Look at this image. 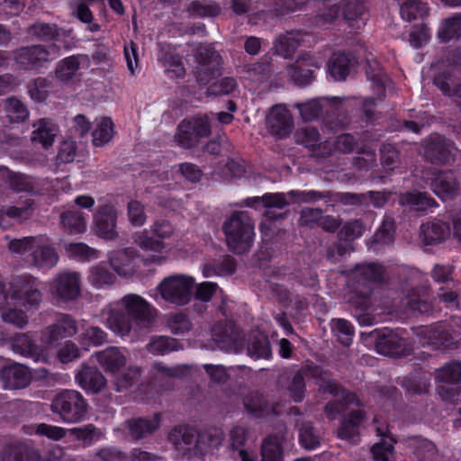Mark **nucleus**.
Wrapping results in <instances>:
<instances>
[{
    "mask_svg": "<svg viewBox=\"0 0 461 461\" xmlns=\"http://www.w3.org/2000/svg\"><path fill=\"white\" fill-rule=\"evenodd\" d=\"M157 310L143 297L128 294L121 300L111 303L106 318L107 327L120 336L131 330L132 323L149 327L153 324Z\"/></svg>",
    "mask_w": 461,
    "mask_h": 461,
    "instance_id": "nucleus-1",
    "label": "nucleus"
},
{
    "mask_svg": "<svg viewBox=\"0 0 461 461\" xmlns=\"http://www.w3.org/2000/svg\"><path fill=\"white\" fill-rule=\"evenodd\" d=\"M348 287L353 294L349 302L359 325L371 326L375 322L371 294L375 290V262L357 264L348 271Z\"/></svg>",
    "mask_w": 461,
    "mask_h": 461,
    "instance_id": "nucleus-2",
    "label": "nucleus"
},
{
    "mask_svg": "<svg viewBox=\"0 0 461 461\" xmlns=\"http://www.w3.org/2000/svg\"><path fill=\"white\" fill-rule=\"evenodd\" d=\"M222 230L229 249L235 254L248 252L254 241V225L244 212H233L224 221Z\"/></svg>",
    "mask_w": 461,
    "mask_h": 461,
    "instance_id": "nucleus-3",
    "label": "nucleus"
},
{
    "mask_svg": "<svg viewBox=\"0 0 461 461\" xmlns=\"http://www.w3.org/2000/svg\"><path fill=\"white\" fill-rule=\"evenodd\" d=\"M50 408L64 423H78L86 418L88 402L78 391L64 389L53 398Z\"/></svg>",
    "mask_w": 461,
    "mask_h": 461,
    "instance_id": "nucleus-4",
    "label": "nucleus"
},
{
    "mask_svg": "<svg viewBox=\"0 0 461 461\" xmlns=\"http://www.w3.org/2000/svg\"><path fill=\"white\" fill-rule=\"evenodd\" d=\"M10 299L26 310L38 309L41 301V282L30 274L12 276L8 283Z\"/></svg>",
    "mask_w": 461,
    "mask_h": 461,
    "instance_id": "nucleus-5",
    "label": "nucleus"
},
{
    "mask_svg": "<svg viewBox=\"0 0 461 461\" xmlns=\"http://www.w3.org/2000/svg\"><path fill=\"white\" fill-rule=\"evenodd\" d=\"M194 279L185 276H173L165 278L158 289L162 298L178 306L187 304L192 298Z\"/></svg>",
    "mask_w": 461,
    "mask_h": 461,
    "instance_id": "nucleus-6",
    "label": "nucleus"
},
{
    "mask_svg": "<svg viewBox=\"0 0 461 461\" xmlns=\"http://www.w3.org/2000/svg\"><path fill=\"white\" fill-rule=\"evenodd\" d=\"M77 331L76 320L68 313H58L55 321L41 330L40 341L45 348L57 347L59 341Z\"/></svg>",
    "mask_w": 461,
    "mask_h": 461,
    "instance_id": "nucleus-7",
    "label": "nucleus"
},
{
    "mask_svg": "<svg viewBox=\"0 0 461 461\" xmlns=\"http://www.w3.org/2000/svg\"><path fill=\"white\" fill-rule=\"evenodd\" d=\"M55 50H59V47L54 43L48 47L40 44L21 47L15 50L14 59L23 70L39 71L50 62V55Z\"/></svg>",
    "mask_w": 461,
    "mask_h": 461,
    "instance_id": "nucleus-8",
    "label": "nucleus"
},
{
    "mask_svg": "<svg viewBox=\"0 0 461 461\" xmlns=\"http://www.w3.org/2000/svg\"><path fill=\"white\" fill-rule=\"evenodd\" d=\"M296 141L304 146L311 158L317 162H323L330 157L331 145L330 140H321V134L315 127H304L296 132Z\"/></svg>",
    "mask_w": 461,
    "mask_h": 461,
    "instance_id": "nucleus-9",
    "label": "nucleus"
},
{
    "mask_svg": "<svg viewBox=\"0 0 461 461\" xmlns=\"http://www.w3.org/2000/svg\"><path fill=\"white\" fill-rule=\"evenodd\" d=\"M348 98L334 96L331 98L312 99L297 104L303 121L312 122L328 115L330 113L338 114L341 104Z\"/></svg>",
    "mask_w": 461,
    "mask_h": 461,
    "instance_id": "nucleus-10",
    "label": "nucleus"
},
{
    "mask_svg": "<svg viewBox=\"0 0 461 461\" xmlns=\"http://www.w3.org/2000/svg\"><path fill=\"white\" fill-rule=\"evenodd\" d=\"M196 78L200 84H208L220 73L221 57L213 48L200 47L196 53Z\"/></svg>",
    "mask_w": 461,
    "mask_h": 461,
    "instance_id": "nucleus-11",
    "label": "nucleus"
},
{
    "mask_svg": "<svg viewBox=\"0 0 461 461\" xmlns=\"http://www.w3.org/2000/svg\"><path fill=\"white\" fill-rule=\"evenodd\" d=\"M327 74L336 82L345 81L358 67V59L351 51H334L327 62Z\"/></svg>",
    "mask_w": 461,
    "mask_h": 461,
    "instance_id": "nucleus-12",
    "label": "nucleus"
},
{
    "mask_svg": "<svg viewBox=\"0 0 461 461\" xmlns=\"http://www.w3.org/2000/svg\"><path fill=\"white\" fill-rule=\"evenodd\" d=\"M95 233L105 240H114L118 237L116 230L117 211L112 204L99 205L93 214Z\"/></svg>",
    "mask_w": 461,
    "mask_h": 461,
    "instance_id": "nucleus-13",
    "label": "nucleus"
},
{
    "mask_svg": "<svg viewBox=\"0 0 461 461\" xmlns=\"http://www.w3.org/2000/svg\"><path fill=\"white\" fill-rule=\"evenodd\" d=\"M51 294L58 303L76 300L80 294V275L64 272L57 276L51 286Z\"/></svg>",
    "mask_w": 461,
    "mask_h": 461,
    "instance_id": "nucleus-14",
    "label": "nucleus"
},
{
    "mask_svg": "<svg viewBox=\"0 0 461 461\" xmlns=\"http://www.w3.org/2000/svg\"><path fill=\"white\" fill-rule=\"evenodd\" d=\"M461 378V363L451 362L445 365L436 373V381L438 385V393L440 398L447 402L456 403V391L448 384L458 382Z\"/></svg>",
    "mask_w": 461,
    "mask_h": 461,
    "instance_id": "nucleus-15",
    "label": "nucleus"
},
{
    "mask_svg": "<svg viewBox=\"0 0 461 461\" xmlns=\"http://www.w3.org/2000/svg\"><path fill=\"white\" fill-rule=\"evenodd\" d=\"M269 133L277 139L288 137L294 129V119L285 104L274 105L267 116Z\"/></svg>",
    "mask_w": 461,
    "mask_h": 461,
    "instance_id": "nucleus-16",
    "label": "nucleus"
},
{
    "mask_svg": "<svg viewBox=\"0 0 461 461\" xmlns=\"http://www.w3.org/2000/svg\"><path fill=\"white\" fill-rule=\"evenodd\" d=\"M0 379L5 389H22L30 384L32 374L25 366L12 363L0 369Z\"/></svg>",
    "mask_w": 461,
    "mask_h": 461,
    "instance_id": "nucleus-17",
    "label": "nucleus"
},
{
    "mask_svg": "<svg viewBox=\"0 0 461 461\" xmlns=\"http://www.w3.org/2000/svg\"><path fill=\"white\" fill-rule=\"evenodd\" d=\"M434 194L442 200L453 199L460 194V185L452 171L439 172L431 178Z\"/></svg>",
    "mask_w": 461,
    "mask_h": 461,
    "instance_id": "nucleus-18",
    "label": "nucleus"
},
{
    "mask_svg": "<svg viewBox=\"0 0 461 461\" xmlns=\"http://www.w3.org/2000/svg\"><path fill=\"white\" fill-rule=\"evenodd\" d=\"M4 180L8 187L15 193H28L33 195L41 194L40 180L32 176L6 168Z\"/></svg>",
    "mask_w": 461,
    "mask_h": 461,
    "instance_id": "nucleus-19",
    "label": "nucleus"
},
{
    "mask_svg": "<svg viewBox=\"0 0 461 461\" xmlns=\"http://www.w3.org/2000/svg\"><path fill=\"white\" fill-rule=\"evenodd\" d=\"M460 76L461 68L453 65L438 73L434 79V83L445 95L461 96Z\"/></svg>",
    "mask_w": 461,
    "mask_h": 461,
    "instance_id": "nucleus-20",
    "label": "nucleus"
},
{
    "mask_svg": "<svg viewBox=\"0 0 461 461\" xmlns=\"http://www.w3.org/2000/svg\"><path fill=\"white\" fill-rule=\"evenodd\" d=\"M243 406L248 416L255 419L265 418L276 413V406L258 392L247 394L243 398Z\"/></svg>",
    "mask_w": 461,
    "mask_h": 461,
    "instance_id": "nucleus-21",
    "label": "nucleus"
},
{
    "mask_svg": "<svg viewBox=\"0 0 461 461\" xmlns=\"http://www.w3.org/2000/svg\"><path fill=\"white\" fill-rule=\"evenodd\" d=\"M365 417L364 411L360 409L353 410L343 415L337 429V437L343 440L355 442L359 436L358 429Z\"/></svg>",
    "mask_w": 461,
    "mask_h": 461,
    "instance_id": "nucleus-22",
    "label": "nucleus"
},
{
    "mask_svg": "<svg viewBox=\"0 0 461 461\" xmlns=\"http://www.w3.org/2000/svg\"><path fill=\"white\" fill-rule=\"evenodd\" d=\"M76 380L83 390L92 393L100 392L106 384V379L98 368L87 365H82Z\"/></svg>",
    "mask_w": 461,
    "mask_h": 461,
    "instance_id": "nucleus-23",
    "label": "nucleus"
},
{
    "mask_svg": "<svg viewBox=\"0 0 461 461\" xmlns=\"http://www.w3.org/2000/svg\"><path fill=\"white\" fill-rule=\"evenodd\" d=\"M404 341L388 329L376 330V352L382 355L399 357L404 354Z\"/></svg>",
    "mask_w": 461,
    "mask_h": 461,
    "instance_id": "nucleus-24",
    "label": "nucleus"
},
{
    "mask_svg": "<svg viewBox=\"0 0 461 461\" xmlns=\"http://www.w3.org/2000/svg\"><path fill=\"white\" fill-rule=\"evenodd\" d=\"M13 348L15 352L31 357L36 362L45 356L44 346L36 344L35 339L28 333L16 334L14 337Z\"/></svg>",
    "mask_w": 461,
    "mask_h": 461,
    "instance_id": "nucleus-25",
    "label": "nucleus"
},
{
    "mask_svg": "<svg viewBox=\"0 0 461 461\" xmlns=\"http://www.w3.org/2000/svg\"><path fill=\"white\" fill-rule=\"evenodd\" d=\"M237 269V261L230 255H224L203 264L202 272L206 278L232 276Z\"/></svg>",
    "mask_w": 461,
    "mask_h": 461,
    "instance_id": "nucleus-26",
    "label": "nucleus"
},
{
    "mask_svg": "<svg viewBox=\"0 0 461 461\" xmlns=\"http://www.w3.org/2000/svg\"><path fill=\"white\" fill-rule=\"evenodd\" d=\"M247 354L256 360L272 358V348L268 336L261 331L249 334L247 342Z\"/></svg>",
    "mask_w": 461,
    "mask_h": 461,
    "instance_id": "nucleus-27",
    "label": "nucleus"
},
{
    "mask_svg": "<svg viewBox=\"0 0 461 461\" xmlns=\"http://www.w3.org/2000/svg\"><path fill=\"white\" fill-rule=\"evenodd\" d=\"M160 414L155 413L151 419L132 418L127 420V428L131 437L136 440L146 438L156 431L160 425Z\"/></svg>",
    "mask_w": 461,
    "mask_h": 461,
    "instance_id": "nucleus-28",
    "label": "nucleus"
},
{
    "mask_svg": "<svg viewBox=\"0 0 461 461\" xmlns=\"http://www.w3.org/2000/svg\"><path fill=\"white\" fill-rule=\"evenodd\" d=\"M303 40V33L301 31L286 32L276 38L274 43L275 52L285 59H291Z\"/></svg>",
    "mask_w": 461,
    "mask_h": 461,
    "instance_id": "nucleus-29",
    "label": "nucleus"
},
{
    "mask_svg": "<svg viewBox=\"0 0 461 461\" xmlns=\"http://www.w3.org/2000/svg\"><path fill=\"white\" fill-rule=\"evenodd\" d=\"M259 200L262 201L264 207L267 208L264 216L268 221L283 218V215L276 213L272 210L273 208L284 209L289 205V203L286 200V195L284 193H266L260 198L254 197L248 199L246 204L248 206H253L251 202H258Z\"/></svg>",
    "mask_w": 461,
    "mask_h": 461,
    "instance_id": "nucleus-30",
    "label": "nucleus"
},
{
    "mask_svg": "<svg viewBox=\"0 0 461 461\" xmlns=\"http://www.w3.org/2000/svg\"><path fill=\"white\" fill-rule=\"evenodd\" d=\"M3 461H39V454L28 442H16L4 450Z\"/></svg>",
    "mask_w": 461,
    "mask_h": 461,
    "instance_id": "nucleus-31",
    "label": "nucleus"
},
{
    "mask_svg": "<svg viewBox=\"0 0 461 461\" xmlns=\"http://www.w3.org/2000/svg\"><path fill=\"white\" fill-rule=\"evenodd\" d=\"M312 67L313 66L309 60L299 59L287 68V72L296 86H305L315 79Z\"/></svg>",
    "mask_w": 461,
    "mask_h": 461,
    "instance_id": "nucleus-32",
    "label": "nucleus"
},
{
    "mask_svg": "<svg viewBox=\"0 0 461 461\" xmlns=\"http://www.w3.org/2000/svg\"><path fill=\"white\" fill-rule=\"evenodd\" d=\"M450 236V227L442 221H432L423 224L420 238L426 245L443 242Z\"/></svg>",
    "mask_w": 461,
    "mask_h": 461,
    "instance_id": "nucleus-33",
    "label": "nucleus"
},
{
    "mask_svg": "<svg viewBox=\"0 0 461 461\" xmlns=\"http://www.w3.org/2000/svg\"><path fill=\"white\" fill-rule=\"evenodd\" d=\"M95 356L100 366L106 372L112 374H115L126 363L124 355L115 347H109L103 351H98L95 353Z\"/></svg>",
    "mask_w": 461,
    "mask_h": 461,
    "instance_id": "nucleus-34",
    "label": "nucleus"
},
{
    "mask_svg": "<svg viewBox=\"0 0 461 461\" xmlns=\"http://www.w3.org/2000/svg\"><path fill=\"white\" fill-rule=\"evenodd\" d=\"M360 402L354 393H345L342 399L328 402L324 406V413L330 421L345 415L349 405L358 406Z\"/></svg>",
    "mask_w": 461,
    "mask_h": 461,
    "instance_id": "nucleus-35",
    "label": "nucleus"
},
{
    "mask_svg": "<svg viewBox=\"0 0 461 461\" xmlns=\"http://www.w3.org/2000/svg\"><path fill=\"white\" fill-rule=\"evenodd\" d=\"M32 262L39 269H50L53 267L58 260L59 257L51 246H38L34 245V248L31 251Z\"/></svg>",
    "mask_w": 461,
    "mask_h": 461,
    "instance_id": "nucleus-36",
    "label": "nucleus"
},
{
    "mask_svg": "<svg viewBox=\"0 0 461 461\" xmlns=\"http://www.w3.org/2000/svg\"><path fill=\"white\" fill-rule=\"evenodd\" d=\"M186 11L193 18H213L221 14V8L212 0H194L188 5Z\"/></svg>",
    "mask_w": 461,
    "mask_h": 461,
    "instance_id": "nucleus-37",
    "label": "nucleus"
},
{
    "mask_svg": "<svg viewBox=\"0 0 461 461\" xmlns=\"http://www.w3.org/2000/svg\"><path fill=\"white\" fill-rule=\"evenodd\" d=\"M4 113L9 123H20L29 117L27 106L17 97L12 96L5 100Z\"/></svg>",
    "mask_w": 461,
    "mask_h": 461,
    "instance_id": "nucleus-38",
    "label": "nucleus"
},
{
    "mask_svg": "<svg viewBox=\"0 0 461 461\" xmlns=\"http://www.w3.org/2000/svg\"><path fill=\"white\" fill-rule=\"evenodd\" d=\"M323 211L320 208H304L301 212L300 221L303 225H312L323 219V228L334 231L339 228V222L332 216H322Z\"/></svg>",
    "mask_w": 461,
    "mask_h": 461,
    "instance_id": "nucleus-39",
    "label": "nucleus"
},
{
    "mask_svg": "<svg viewBox=\"0 0 461 461\" xmlns=\"http://www.w3.org/2000/svg\"><path fill=\"white\" fill-rule=\"evenodd\" d=\"M330 329L337 340L345 347H349L355 336L353 324L342 318H334L330 321Z\"/></svg>",
    "mask_w": 461,
    "mask_h": 461,
    "instance_id": "nucleus-40",
    "label": "nucleus"
},
{
    "mask_svg": "<svg viewBox=\"0 0 461 461\" xmlns=\"http://www.w3.org/2000/svg\"><path fill=\"white\" fill-rule=\"evenodd\" d=\"M34 127L32 141L41 143L44 148L51 146L56 136L55 124L49 119H41Z\"/></svg>",
    "mask_w": 461,
    "mask_h": 461,
    "instance_id": "nucleus-41",
    "label": "nucleus"
},
{
    "mask_svg": "<svg viewBox=\"0 0 461 461\" xmlns=\"http://www.w3.org/2000/svg\"><path fill=\"white\" fill-rule=\"evenodd\" d=\"M115 280V275L106 265H96L90 269L88 282L97 289L109 287Z\"/></svg>",
    "mask_w": 461,
    "mask_h": 461,
    "instance_id": "nucleus-42",
    "label": "nucleus"
},
{
    "mask_svg": "<svg viewBox=\"0 0 461 461\" xmlns=\"http://www.w3.org/2000/svg\"><path fill=\"white\" fill-rule=\"evenodd\" d=\"M181 348L179 341L167 336L153 337L147 345V349L153 355H166Z\"/></svg>",
    "mask_w": 461,
    "mask_h": 461,
    "instance_id": "nucleus-43",
    "label": "nucleus"
},
{
    "mask_svg": "<svg viewBox=\"0 0 461 461\" xmlns=\"http://www.w3.org/2000/svg\"><path fill=\"white\" fill-rule=\"evenodd\" d=\"M214 340L223 347L232 348L240 345V333L235 325L227 327L215 326L212 330Z\"/></svg>",
    "mask_w": 461,
    "mask_h": 461,
    "instance_id": "nucleus-44",
    "label": "nucleus"
},
{
    "mask_svg": "<svg viewBox=\"0 0 461 461\" xmlns=\"http://www.w3.org/2000/svg\"><path fill=\"white\" fill-rule=\"evenodd\" d=\"M80 68V61L77 56L71 55L59 60L55 69L56 77L64 82H69Z\"/></svg>",
    "mask_w": 461,
    "mask_h": 461,
    "instance_id": "nucleus-45",
    "label": "nucleus"
},
{
    "mask_svg": "<svg viewBox=\"0 0 461 461\" xmlns=\"http://www.w3.org/2000/svg\"><path fill=\"white\" fill-rule=\"evenodd\" d=\"M61 224L70 234H79L86 230V218L79 211H67L61 214Z\"/></svg>",
    "mask_w": 461,
    "mask_h": 461,
    "instance_id": "nucleus-46",
    "label": "nucleus"
},
{
    "mask_svg": "<svg viewBox=\"0 0 461 461\" xmlns=\"http://www.w3.org/2000/svg\"><path fill=\"white\" fill-rule=\"evenodd\" d=\"M394 443L391 434L376 430V461H394Z\"/></svg>",
    "mask_w": 461,
    "mask_h": 461,
    "instance_id": "nucleus-47",
    "label": "nucleus"
},
{
    "mask_svg": "<svg viewBox=\"0 0 461 461\" xmlns=\"http://www.w3.org/2000/svg\"><path fill=\"white\" fill-rule=\"evenodd\" d=\"M114 376V385L117 392H122L131 388L140 378V369L137 366H129L125 369H119Z\"/></svg>",
    "mask_w": 461,
    "mask_h": 461,
    "instance_id": "nucleus-48",
    "label": "nucleus"
},
{
    "mask_svg": "<svg viewBox=\"0 0 461 461\" xmlns=\"http://www.w3.org/2000/svg\"><path fill=\"white\" fill-rule=\"evenodd\" d=\"M400 203L402 205H410L418 211H425L433 207L436 202L426 194L413 191L403 194L400 198Z\"/></svg>",
    "mask_w": 461,
    "mask_h": 461,
    "instance_id": "nucleus-49",
    "label": "nucleus"
},
{
    "mask_svg": "<svg viewBox=\"0 0 461 461\" xmlns=\"http://www.w3.org/2000/svg\"><path fill=\"white\" fill-rule=\"evenodd\" d=\"M33 204L34 201L32 199H26L22 206H3L0 209V225L5 217L14 220L28 219L32 214Z\"/></svg>",
    "mask_w": 461,
    "mask_h": 461,
    "instance_id": "nucleus-50",
    "label": "nucleus"
},
{
    "mask_svg": "<svg viewBox=\"0 0 461 461\" xmlns=\"http://www.w3.org/2000/svg\"><path fill=\"white\" fill-rule=\"evenodd\" d=\"M169 439L176 446H185L190 449L197 441L196 431L189 426H178L169 433Z\"/></svg>",
    "mask_w": 461,
    "mask_h": 461,
    "instance_id": "nucleus-51",
    "label": "nucleus"
},
{
    "mask_svg": "<svg viewBox=\"0 0 461 461\" xmlns=\"http://www.w3.org/2000/svg\"><path fill=\"white\" fill-rule=\"evenodd\" d=\"M299 441L307 450L316 449L321 445V438L312 422H303L299 429Z\"/></svg>",
    "mask_w": 461,
    "mask_h": 461,
    "instance_id": "nucleus-52",
    "label": "nucleus"
},
{
    "mask_svg": "<svg viewBox=\"0 0 461 461\" xmlns=\"http://www.w3.org/2000/svg\"><path fill=\"white\" fill-rule=\"evenodd\" d=\"M261 461H284V449L276 438L268 436L261 446Z\"/></svg>",
    "mask_w": 461,
    "mask_h": 461,
    "instance_id": "nucleus-53",
    "label": "nucleus"
},
{
    "mask_svg": "<svg viewBox=\"0 0 461 461\" xmlns=\"http://www.w3.org/2000/svg\"><path fill=\"white\" fill-rule=\"evenodd\" d=\"M113 135V122L111 118L104 117L92 132L93 145L102 147L108 143Z\"/></svg>",
    "mask_w": 461,
    "mask_h": 461,
    "instance_id": "nucleus-54",
    "label": "nucleus"
},
{
    "mask_svg": "<svg viewBox=\"0 0 461 461\" xmlns=\"http://www.w3.org/2000/svg\"><path fill=\"white\" fill-rule=\"evenodd\" d=\"M27 33L41 41L55 40L59 35L57 25L41 22L30 25Z\"/></svg>",
    "mask_w": 461,
    "mask_h": 461,
    "instance_id": "nucleus-55",
    "label": "nucleus"
},
{
    "mask_svg": "<svg viewBox=\"0 0 461 461\" xmlns=\"http://www.w3.org/2000/svg\"><path fill=\"white\" fill-rule=\"evenodd\" d=\"M165 73L170 79H183L185 68L182 58L177 54L166 53L164 55Z\"/></svg>",
    "mask_w": 461,
    "mask_h": 461,
    "instance_id": "nucleus-56",
    "label": "nucleus"
},
{
    "mask_svg": "<svg viewBox=\"0 0 461 461\" xmlns=\"http://www.w3.org/2000/svg\"><path fill=\"white\" fill-rule=\"evenodd\" d=\"M66 250L70 258L79 261H90L99 257V252L83 242L69 243L66 246Z\"/></svg>",
    "mask_w": 461,
    "mask_h": 461,
    "instance_id": "nucleus-57",
    "label": "nucleus"
},
{
    "mask_svg": "<svg viewBox=\"0 0 461 461\" xmlns=\"http://www.w3.org/2000/svg\"><path fill=\"white\" fill-rule=\"evenodd\" d=\"M175 140L178 146L184 149H192L197 145L199 140L192 132L190 123L187 119H184L177 126V132L175 135Z\"/></svg>",
    "mask_w": 461,
    "mask_h": 461,
    "instance_id": "nucleus-58",
    "label": "nucleus"
},
{
    "mask_svg": "<svg viewBox=\"0 0 461 461\" xmlns=\"http://www.w3.org/2000/svg\"><path fill=\"white\" fill-rule=\"evenodd\" d=\"M287 195L294 203H315L323 199L331 198L330 191L321 192L317 190H291Z\"/></svg>",
    "mask_w": 461,
    "mask_h": 461,
    "instance_id": "nucleus-59",
    "label": "nucleus"
},
{
    "mask_svg": "<svg viewBox=\"0 0 461 461\" xmlns=\"http://www.w3.org/2000/svg\"><path fill=\"white\" fill-rule=\"evenodd\" d=\"M438 36L442 41H447L461 36V15L447 19L441 24Z\"/></svg>",
    "mask_w": 461,
    "mask_h": 461,
    "instance_id": "nucleus-60",
    "label": "nucleus"
},
{
    "mask_svg": "<svg viewBox=\"0 0 461 461\" xmlns=\"http://www.w3.org/2000/svg\"><path fill=\"white\" fill-rule=\"evenodd\" d=\"M51 89V83L45 77H37L29 86V95L36 102H45Z\"/></svg>",
    "mask_w": 461,
    "mask_h": 461,
    "instance_id": "nucleus-61",
    "label": "nucleus"
},
{
    "mask_svg": "<svg viewBox=\"0 0 461 461\" xmlns=\"http://www.w3.org/2000/svg\"><path fill=\"white\" fill-rule=\"evenodd\" d=\"M287 389L293 402L296 403L303 402L305 396L306 384L304 376L301 371H297L294 375Z\"/></svg>",
    "mask_w": 461,
    "mask_h": 461,
    "instance_id": "nucleus-62",
    "label": "nucleus"
},
{
    "mask_svg": "<svg viewBox=\"0 0 461 461\" xmlns=\"http://www.w3.org/2000/svg\"><path fill=\"white\" fill-rule=\"evenodd\" d=\"M238 86L237 80L232 77H225L212 83L207 91L212 95H228L233 93Z\"/></svg>",
    "mask_w": 461,
    "mask_h": 461,
    "instance_id": "nucleus-63",
    "label": "nucleus"
},
{
    "mask_svg": "<svg viewBox=\"0 0 461 461\" xmlns=\"http://www.w3.org/2000/svg\"><path fill=\"white\" fill-rule=\"evenodd\" d=\"M401 15L406 21H412L427 13L425 5L415 0H408L401 6Z\"/></svg>",
    "mask_w": 461,
    "mask_h": 461,
    "instance_id": "nucleus-64",
    "label": "nucleus"
}]
</instances>
